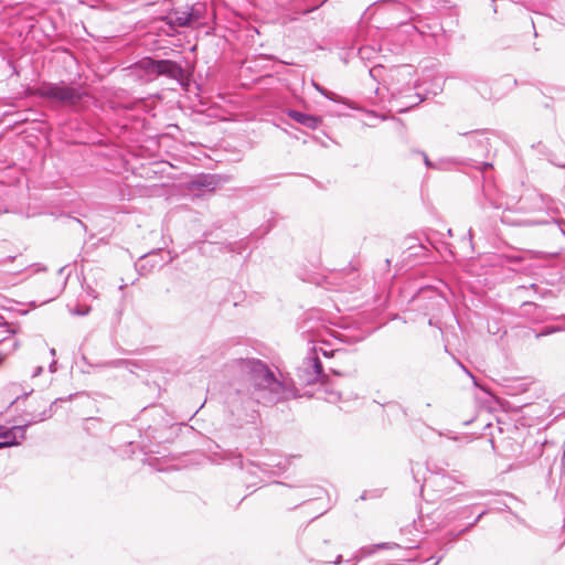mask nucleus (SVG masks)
<instances>
[{"instance_id": "ddd939ff", "label": "nucleus", "mask_w": 565, "mask_h": 565, "mask_svg": "<svg viewBox=\"0 0 565 565\" xmlns=\"http://www.w3.org/2000/svg\"><path fill=\"white\" fill-rule=\"evenodd\" d=\"M71 312L75 316L84 317L90 312V307L89 306H78L76 309L71 310Z\"/></svg>"}, {"instance_id": "6e6552de", "label": "nucleus", "mask_w": 565, "mask_h": 565, "mask_svg": "<svg viewBox=\"0 0 565 565\" xmlns=\"http://www.w3.org/2000/svg\"><path fill=\"white\" fill-rule=\"evenodd\" d=\"M286 114L296 122L309 129H317L322 124V118L310 114H305L295 109H287Z\"/></svg>"}, {"instance_id": "b1692460", "label": "nucleus", "mask_w": 565, "mask_h": 565, "mask_svg": "<svg viewBox=\"0 0 565 565\" xmlns=\"http://www.w3.org/2000/svg\"><path fill=\"white\" fill-rule=\"evenodd\" d=\"M362 558H363V557H361L360 551H359V552H358V554H356V555H354V557H353V559H354L355 562H360Z\"/></svg>"}, {"instance_id": "f257e3e1", "label": "nucleus", "mask_w": 565, "mask_h": 565, "mask_svg": "<svg viewBox=\"0 0 565 565\" xmlns=\"http://www.w3.org/2000/svg\"><path fill=\"white\" fill-rule=\"evenodd\" d=\"M231 367L236 379L225 393L224 404L233 426L255 424L258 405L271 406L298 396L291 381L278 380L260 360H235Z\"/></svg>"}, {"instance_id": "2f4dec72", "label": "nucleus", "mask_w": 565, "mask_h": 565, "mask_svg": "<svg viewBox=\"0 0 565 565\" xmlns=\"http://www.w3.org/2000/svg\"><path fill=\"white\" fill-rule=\"evenodd\" d=\"M416 547H417V545L415 544V545H412V546H407L406 548L411 550V548H416Z\"/></svg>"}, {"instance_id": "423d86ee", "label": "nucleus", "mask_w": 565, "mask_h": 565, "mask_svg": "<svg viewBox=\"0 0 565 565\" xmlns=\"http://www.w3.org/2000/svg\"><path fill=\"white\" fill-rule=\"evenodd\" d=\"M225 459L231 460L234 466H238L241 469L246 468L247 472L252 477H259V473H263V475L273 473V471H270V468H274V467H278L281 469L280 461L275 462V460H271L270 462H266L263 465L249 462L247 466H245L243 462L242 455L239 452H234V451L227 452Z\"/></svg>"}, {"instance_id": "9d476101", "label": "nucleus", "mask_w": 565, "mask_h": 565, "mask_svg": "<svg viewBox=\"0 0 565 565\" xmlns=\"http://www.w3.org/2000/svg\"><path fill=\"white\" fill-rule=\"evenodd\" d=\"M168 19V23L171 24L172 26H186L189 25L192 20H193V15L192 13L188 12V11H174L172 12L171 14H169L167 17Z\"/></svg>"}, {"instance_id": "5701e85b", "label": "nucleus", "mask_w": 565, "mask_h": 565, "mask_svg": "<svg viewBox=\"0 0 565 565\" xmlns=\"http://www.w3.org/2000/svg\"><path fill=\"white\" fill-rule=\"evenodd\" d=\"M342 562V555H338L337 558L333 561V564L338 565Z\"/></svg>"}, {"instance_id": "a878e982", "label": "nucleus", "mask_w": 565, "mask_h": 565, "mask_svg": "<svg viewBox=\"0 0 565 565\" xmlns=\"http://www.w3.org/2000/svg\"><path fill=\"white\" fill-rule=\"evenodd\" d=\"M461 367L463 369V371L470 376L473 379V375L470 373V371L468 369H466L463 365H461Z\"/></svg>"}, {"instance_id": "cd10ccee", "label": "nucleus", "mask_w": 565, "mask_h": 565, "mask_svg": "<svg viewBox=\"0 0 565 565\" xmlns=\"http://www.w3.org/2000/svg\"><path fill=\"white\" fill-rule=\"evenodd\" d=\"M366 50H367V49H365V47H362V49L360 50V54H361V56H362V57L364 56V53L366 52Z\"/></svg>"}, {"instance_id": "f8f14e48", "label": "nucleus", "mask_w": 565, "mask_h": 565, "mask_svg": "<svg viewBox=\"0 0 565 565\" xmlns=\"http://www.w3.org/2000/svg\"><path fill=\"white\" fill-rule=\"evenodd\" d=\"M484 514H486V512H484V511H482V512H481V513L476 518V520H475L472 523H470L467 527H465L463 530L459 531L458 533H452V532H450V533H449V536H450L452 540L457 539L460 534L465 533L466 531H468V530H470L472 526H475V525L479 522V520H480Z\"/></svg>"}, {"instance_id": "72a5a7b5", "label": "nucleus", "mask_w": 565, "mask_h": 565, "mask_svg": "<svg viewBox=\"0 0 565 565\" xmlns=\"http://www.w3.org/2000/svg\"><path fill=\"white\" fill-rule=\"evenodd\" d=\"M3 359H4V355H2V354L0 353V363L2 362V360H3Z\"/></svg>"}, {"instance_id": "20e7f679", "label": "nucleus", "mask_w": 565, "mask_h": 565, "mask_svg": "<svg viewBox=\"0 0 565 565\" xmlns=\"http://www.w3.org/2000/svg\"><path fill=\"white\" fill-rule=\"evenodd\" d=\"M52 416V411L45 409L41 413V415L25 425L13 426L12 428H2L0 427V449L11 446H17L20 444V440L25 438L26 428L33 423L43 422Z\"/></svg>"}, {"instance_id": "c756f323", "label": "nucleus", "mask_w": 565, "mask_h": 565, "mask_svg": "<svg viewBox=\"0 0 565 565\" xmlns=\"http://www.w3.org/2000/svg\"><path fill=\"white\" fill-rule=\"evenodd\" d=\"M17 348H18V343H17V341H13V343H12V350H15Z\"/></svg>"}, {"instance_id": "f3484780", "label": "nucleus", "mask_w": 565, "mask_h": 565, "mask_svg": "<svg viewBox=\"0 0 565 565\" xmlns=\"http://www.w3.org/2000/svg\"><path fill=\"white\" fill-rule=\"evenodd\" d=\"M420 154L423 156V158H424V162H425V166H426L427 168H434V169H435V168H437V166H436L434 162H431V161L429 160V158L427 157V154H426V153L422 152Z\"/></svg>"}, {"instance_id": "9b49d317", "label": "nucleus", "mask_w": 565, "mask_h": 565, "mask_svg": "<svg viewBox=\"0 0 565 565\" xmlns=\"http://www.w3.org/2000/svg\"><path fill=\"white\" fill-rule=\"evenodd\" d=\"M194 185L199 188H205L207 190H214L216 182L211 175H202L194 181Z\"/></svg>"}, {"instance_id": "2eb2a0df", "label": "nucleus", "mask_w": 565, "mask_h": 565, "mask_svg": "<svg viewBox=\"0 0 565 565\" xmlns=\"http://www.w3.org/2000/svg\"><path fill=\"white\" fill-rule=\"evenodd\" d=\"M315 87L317 88V90H319L328 99L335 100L334 93H331V92L327 90L326 88L321 87L318 84H315Z\"/></svg>"}, {"instance_id": "473e14b6", "label": "nucleus", "mask_w": 565, "mask_h": 565, "mask_svg": "<svg viewBox=\"0 0 565 565\" xmlns=\"http://www.w3.org/2000/svg\"><path fill=\"white\" fill-rule=\"evenodd\" d=\"M51 354L55 355V349H51Z\"/></svg>"}, {"instance_id": "c85d7f7f", "label": "nucleus", "mask_w": 565, "mask_h": 565, "mask_svg": "<svg viewBox=\"0 0 565 565\" xmlns=\"http://www.w3.org/2000/svg\"><path fill=\"white\" fill-rule=\"evenodd\" d=\"M412 471H413L414 479L416 480V482H419V480L417 479V476H416V472H415L414 468H412Z\"/></svg>"}, {"instance_id": "412c9836", "label": "nucleus", "mask_w": 565, "mask_h": 565, "mask_svg": "<svg viewBox=\"0 0 565 565\" xmlns=\"http://www.w3.org/2000/svg\"><path fill=\"white\" fill-rule=\"evenodd\" d=\"M1 326H3V327H6V328H8L7 332H9V333H14V332H15L13 329H11V328L9 327V324H8L7 322H3Z\"/></svg>"}, {"instance_id": "6ab92c4d", "label": "nucleus", "mask_w": 565, "mask_h": 565, "mask_svg": "<svg viewBox=\"0 0 565 565\" xmlns=\"http://www.w3.org/2000/svg\"><path fill=\"white\" fill-rule=\"evenodd\" d=\"M339 397H340V396H339V394H338V393H331V394H330V398H329V401H330V402H335V401H338V399H339Z\"/></svg>"}, {"instance_id": "39448f33", "label": "nucleus", "mask_w": 565, "mask_h": 565, "mask_svg": "<svg viewBox=\"0 0 565 565\" xmlns=\"http://www.w3.org/2000/svg\"><path fill=\"white\" fill-rule=\"evenodd\" d=\"M298 377L306 385L315 384L327 377L321 361L316 353H311L303 360L301 366L298 367Z\"/></svg>"}, {"instance_id": "393cba45", "label": "nucleus", "mask_w": 565, "mask_h": 565, "mask_svg": "<svg viewBox=\"0 0 565 565\" xmlns=\"http://www.w3.org/2000/svg\"><path fill=\"white\" fill-rule=\"evenodd\" d=\"M551 332H553V330H552V329H548V330L543 331L542 333L537 334V337H540V335H546V334H550Z\"/></svg>"}, {"instance_id": "4be33fe9", "label": "nucleus", "mask_w": 565, "mask_h": 565, "mask_svg": "<svg viewBox=\"0 0 565 565\" xmlns=\"http://www.w3.org/2000/svg\"><path fill=\"white\" fill-rule=\"evenodd\" d=\"M42 370H43V369H42V366H38V367L35 369V371H34V373H33V376H38V375H40V374H41V372H42Z\"/></svg>"}, {"instance_id": "bb28decb", "label": "nucleus", "mask_w": 565, "mask_h": 565, "mask_svg": "<svg viewBox=\"0 0 565 565\" xmlns=\"http://www.w3.org/2000/svg\"><path fill=\"white\" fill-rule=\"evenodd\" d=\"M55 363H56L55 361H53V362L51 363V365H50V370H51V372H54V371H55V369H54Z\"/></svg>"}, {"instance_id": "7ed1b4c3", "label": "nucleus", "mask_w": 565, "mask_h": 565, "mask_svg": "<svg viewBox=\"0 0 565 565\" xmlns=\"http://www.w3.org/2000/svg\"><path fill=\"white\" fill-rule=\"evenodd\" d=\"M135 68L151 77L167 76L180 81L184 75L182 66L171 60L143 57L135 64Z\"/></svg>"}, {"instance_id": "aec40b11", "label": "nucleus", "mask_w": 565, "mask_h": 565, "mask_svg": "<svg viewBox=\"0 0 565 565\" xmlns=\"http://www.w3.org/2000/svg\"><path fill=\"white\" fill-rule=\"evenodd\" d=\"M318 8H319V6L312 7V8H310V9H306V10H303V11H302V14H307V13H309V12H312L313 10H316V9H318Z\"/></svg>"}, {"instance_id": "7c9ffc66", "label": "nucleus", "mask_w": 565, "mask_h": 565, "mask_svg": "<svg viewBox=\"0 0 565 565\" xmlns=\"http://www.w3.org/2000/svg\"><path fill=\"white\" fill-rule=\"evenodd\" d=\"M375 70H376L375 67H374V68H372V70H370V75H371V76H373V73L375 72Z\"/></svg>"}, {"instance_id": "1a4fd4ad", "label": "nucleus", "mask_w": 565, "mask_h": 565, "mask_svg": "<svg viewBox=\"0 0 565 565\" xmlns=\"http://www.w3.org/2000/svg\"><path fill=\"white\" fill-rule=\"evenodd\" d=\"M470 149L479 151L487 149L489 139L486 134L479 130L462 134Z\"/></svg>"}, {"instance_id": "0eeeda50", "label": "nucleus", "mask_w": 565, "mask_h": 565, "mask_svg": "<svg viewBox=\"0 0 565 565\" xmlns=\"http://www.w3.org/2000/svg\"><path fill=\"white\" fill-rule=\"evenodd\" d=\"M456 477L450 476L448 473H430L427 478L424 479V483L420 486L422 491L425 488L431 487L437 492L444 493L454 489V484L459 483Z\"/></svg>"}, {"instance_id": "4468645a", "label": "nucleus", "mask_w": 565, "mask_h": 565, "mask_svg": "<svg viewBox=\"0 0 565 565\" xmlns=\"http://www.w3.org/2000/svg\"><path fill=\"white\" fill-rule=\"evenodd\" d=\"M377 551L376 544L371 546H364L360 550L361 557H367Z\"/></svg>"}, {"instance_id": "f704fd0d", "label": "nucleus", "mask_w": 565, "mask_h": 565, "mask_svg": "<svg viewBox=\"0 0 565 565\" xmlns=\"http://www.w3.org/2000/svg\"><path fill=\"white\" fill-rule=\"evenodd\" d=\"M492 2H494L495 0H491Z\"/></svg>"}, {"instance_id": "f03ea898", "label": "nucleus", "mask_w": 565, "mask_h": 565, "mask_svg": "<svg viewBox=\"0 0 565 565\" xmlns=\"http://www.w3.org/2000/svg\"><path fill=\"white\" fill-rule=\"evenodd\" d=\"M29 94L73 110L82 109L89 98L88 92L83 86L72 85L64 81L42 82L38 87L29 90Z\"/></svg>"}, {"instance_id": "dca6fc26", "label": "nucleus", "mask_w": 565, "mask_h": 565, "mask_svg": "<svg viewBox=\"0 0 565 565\" xmlns=\"http://www.w3.org/2000/svg\"><path fill=\"white\" fill-rule=\"evenodd\" d=\"M395 547H399V544L397 543H379L376 544V548L377 550H391V548H395Z\"/></svg>"}, {"instance_id": "a211bd4d", "label": "nucleus", "mask_w": 565, "mask_h": 565, "mask_svg": "<svg viewBox=\"0 0 565 565\" xmlns=\"http://www.w3.org/2000/svg\"><path fill=\"white\" fill-rule=\"evenodd\" d=\"M441 558H443V556H439L437 558L431 557V558L427 559V562L434 561L430 565H438V563L440 562Z\"/></svg>"}]
</instances>
